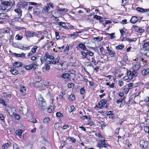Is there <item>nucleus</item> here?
Masks as SVG:
<instances>
[{"label":"nucleus","instance_id":"0eeeda50","mask_svg":"<svg viewBox=\"0 0 149 149\" xmlns=\"http://www.w3.org/2000/svg\"><path fill=\"white\" fill-rule=\"evenodd\" d=\"M106 140L105 139L100 140L99 142L97 143V146L99 148L104 147V148H107L109 146V145L106 143Z\"/></svg>","mask_w":149,"mask_h":149},{"label":"nucleus","instance_id":"9b49d317","mask_svg":"<svg viewBox=\"0 0 149 149\" xmlns=\"http://www.w3.org/2000/svg\"><path fill=\"white\" fill-rule=\"evenodd\" d=\"M140 146L142 149H145L147 148L148 146V141L144 140H141L139 141Z\"/></svg>","mask_w":149,"mask_h":149},{"label":"nucleus","instance_id":"a18cd8bd","mask_svg":"<svg viewBox=\"0 0 149 149\" xmlns=\"http://www.w3.org/2000/svg\"><path fill=\"white\" fill-rule=\"evenodd\" d=\"M129 0H122V2L123 3V4H122V6L123 7V8H125V6L126 5H129Z\"/></svg>","mask_w":149,"mask_h":149},{"label":"nucleus","instance_id":"6e6d98bb","mask_svg":"<svg viewBox=\"0 0 149 149\" xmlns=\"http://www.w3.org/2000/svg\"><path fill=\"white\" fill-rule=\"evenodd\" d=\"M50 121V119L49 117L45 118L44 119L43 122L46 124L49 123Z\"/></svg>","mask_w":149,"mask_h":149},{"label":"nucleus","instance_id":"6e6552de","mask_svg":"<svg viewBox=\"0 0 149 149\" xmlns=\"http://www.w3.org/2000/svg\"><path fill=\"white\" fill-rule=\"evenodd\" d=\"M64 12H66L67 9L65 8H59L55 9V14L56 16L60 17L62 14H63Z\"/></svg>","mask_w":149,"mask_h":149},{"label":"nucleus","instance_id":"69168bd1","mask_svg":"<svg viewBox=\"0 0 149 149\" xmlns=\"http://www.w3.org/2000/svg\"><path fill=\"white\" fill-rule=\"evenodd\" d=\"M0 104H1L5 106H6L7 104L6 103L5 100L2 98H0Z\"/></svg>","mask_w":149,"mask_h":149},{"label":"nucleus","instance_id":"a211bd4d","mask_svg":"<svg viewBox=\"0 0 149 149\" xmlns=\"http://www.w3.org/2000/svg\"><path fill=\"white\" fill-rule=\"evenodd\" d=\"M141 74L143 77H147L149 75V68H146L142 70Z\"/></svg>","mask_w":149,"mask_h":149},{"label":"nucleus","instance_id":"8fccbe9b","mask_svg":"<svg viewBox=\"0 0 149 149\" xmlns=\"http://www.w3.org/2000/svg\"><path fill=\"white\" fill-rule=\"evenodd\" d=\"M5 116L3 114L0 113V119L3 122H4L5 120Z\"/></svg>","mask_w":149,"mask_h":149},{"label":"nucleus","instance_id":"473e14b6","mask_svg":"<svg viewBox=\"0 0 149 149\" xmlns=\"http://www.w3.org/2000/svg\"><path fill=\"white\" fill-rule=\"evenodd\" d=\"M68 73H63L61 75V77L64 79H67L69 81V77Z\"/></svg>","mask_w":149,"mask_h":149},{"label":"nucleus","instance_id":"338daca9","mask_svg":"<svg viewBox=\"0 0 149 149\" xmlns=\"http://www.w3.org/2000/svg\"><path fill=\"white\" fill-rule=\"evenodd\" d=\"M132 27L133 28L134 31L138 33L139 26L135 25H133Z\"/></svg>","mask_w":149,"mask_h":149},{"label":"nucleus","instance_id":"f257e3e1","mask_svg":"<svg viewBox=\"0 0 149 149\" xmlns=\"http://www.w3.org/2000/svg\"><path fill=\"white\" fill-rule=\"evenodd\" d=\"M1 4L0 7L1 9L3 11H7L9 10L11 8V5L12 3L11 1L8 0H0Z\"/></svg>","mask_w":149,"mask_h":149},{"label":"nucleus","instance_id":"2f4dec72","mask_svg":"<svg viewBox=\"0 0 149 149\" xmlns=\"http://www.w3.org/2000/svg\"><path fill=\"white\" fill-rule=\"evenodd\" d=\"M10 72L13 74L16 75L18 73V71L14 68H12L10 70Z\"/></svg>","mask_w":149,"mask_h":149},{"label":"nucleus","instance_id":"39448f33","mask_svg":"<svg viewBox=\"0 0 149 149\" xmlns=\"http://www.w3.org/2000/svg\"><path fill=\"white\" fill-rule=\"evenodd\" d=\"M139 100L138 99L135 100L131 95L130 97L129 100L126 103H125L128 107H129L132 104H137Z\"/></svg>","mask_w":149,"mask_h":149},{"label":"nucleus","instance_id":"79ce46f5","mask_svg":"<svg viewBox=\"0 0 149 149\" xmlns=\"http://www.w3.org/2000/svg\"><path fill=\"white\" fill-rule=\"evenodd\" d=\"M22 132L23 131L22 130L20 129L19 130V129L18 130H16L15 132L17 135L19 136L22 135Z\"/></svg>","mask_w":149,"mask_h":149},{"label":"nucleus","instance_id":"9d476101","mask_svg":"<svg viewBox=\"0 0 149 149\" xmlns=\"http://www.w3.org/2000/svg\"><path fill=\"white\" fill-rule=\"evenodd\" d=\"M8 18V16L6 13H0V23H3Z\"/></svg>","mask_w":149,"mask_h":149},{"label":"nucleus","instance_id":"dca6fc26","mask_svg":"<svg viewBox=\"0 0 149 149\" xmlns=\"http://www.w3.org/2000/svg\"><path fill=\"white\" fill-rule=\"evenodd\" d=\"M57 23L59 26V27L61 29H64L69 30V28H68L67 26L66 25V23L62 22H57Z\"/></svg>","mask_w":149,"mask_h":149},{"label":"nucleus","instance_id":"7c9ffc66","mask_svg":"<svg viewBox=\"0 0 149 149\" xmlns=\"http://www.w3.org/2000/svg\"><path fill=\"white\" fill-rule=\"evenodd\" d=\"M41 81H39L36 82L35 83H33V85L34 87L36 88H39L40 86H41L42 85V84L40 83Z\"/></svg>","mask_w":149,"mask_h":149},{"label":"nucleus","instance_id":"f704fd0d","mask_svg":"<svg viewBox=\"0 0 149 149\" xmlns=\"http://www.w3.org/2000/svg\"><path fill=\"white\" fill-rule=\"evenodd\" d=\"M69 46L67 45L65 47V49L63 50V52L65 54L68 55L69 51Z\"/></svg>","mask_w":149,"mask_h":149},{"label":"nucleus","instance_id":"052dcab7","mask_svg":"<svg viewBox=\"0 0 149 149\" xmlns=\"http://www.w3.org/2000/svg\"><path fill=\"white\" fill-rule=\"evenodd\" d=\"M93 18L96 19L97 20H100L102 19V17L98 15H95L93 17Z\"/></svg>","mask_w":149,"mask_h":149},{"label":"nucleus","instance_id":"58836bf2","mask_svg":"<svg viewBox=\"0 0 149 149\" xmlns=\"http://www.w3.org/2000/svg\"><path fill=\"white\" fill-rule=\"evenodd\" d=\"M2 94L3 97L5 98H11L12 97V95L11 94H8L6 92H3L2 93Z\"/></svg>","mask_w":149,"mask_h":149},{"label":"nucleus","instance_id":"cd10ccee","mask_svg":"<svg viewBox=\"0 0 149 149\" xmlns=\"http://www.w3.org/2000/svg\"><path fill=\"white\" fill-rule=\"evenodd\" d=\"M121 89L123 92L125 94H127L130 90V88L126 86H124Z\"/></svg>","mask_w":149,"mask_h":149},{"label":"nucleus","instance_id":"3c124183","mask_svg":"<svg viewBox=\"0 0 149 149\" xmlns=\"http://www.w3.org/2000/svg\"><path fill=\"white\" fill-rule=\"evenodd\" d=\"M74 109V105H71L68 108V112L70 113H71L73 111Z\"/></svg>","mask_w":149,"mask_h":149},{"label":"nucleus","instance_id":"bf43d9fd","mask_svg":"<svg viewBox=\"0 0 149 149\" xmlns=\"http://www.w3.org/2000/svg\"><path fill=\"white\" fill-rule=\"evenodd\" d=\"M56 116L57 117L60 118L63 116V115L60 112H58L56 113Z\"/></svg>","mask_w":149,"mask_h":149},{"label":"nucleus","instance_id":"864d4df0","mask_svg":"<svg viewBox=\"0 0 149 149\" xmlns=\"http://www.w3.org/2000/svg\"><path fill=\"white\" fill-rule=\"evenodd\" d=\"M124 30H126V29L125 28H124L123 29H121L119 30L121 36L123 37L124 36V35H125V33Z\"/></svg>","mask_w":149,"mask_h":149},{"label":"nucleus","instance_id":"6ab92c4d","mask_svg":"<svg viewBox=\"0 0 149 149\" xmlns=\"http://www.w3.org/2000/svg\"><path fill=\"white\" fill-rule=\"evenodd\" d=\"M124 102V103H126L125 100L123 98H120L118 99L116 101V102L118 104H120V107H123L124 105L123 104V102Z\"/></svg>","mask_w":149,"mask_h":149},{"label":"nucleus","instance_id":"c85d7f7f","mask_svg":"<svg viewBox=\"0 0 149 149\" xmlns=\"http://www.w3.org/2000/svg\"><path fill=\"white\" fill-rule=\"evenodd\" d=\"M68 99L70 102H73L75 99V97L74 94H71L69 96Z\"/></svg>","mask_w":149,"mask_h":149},{"label":"nucleus","instance_id":"1a4fd4ad","mask_svg":"<svg viewBox=\"0 0 149 149\" xmlns=\"http://www.w3.org/2000/svg\"><path fill=\"white\" fill-rule=\"evenodd\" d=\"M28 2L25 1H20L17 5V6L20 9H26L28 6Z\"/></svg>","mask_w":149,"mask_h":149},{"label":"nucleus","instance_id":"2eb2a0df","mask_svg":"<svg viewBox=\"0 0 149 149\" xmlns=\"http://www.w3.org/2000/svg\"><path fill=\"white\" fill-rule=\"evenodd\" d=\"M60 58V57L58 56L56 58H55L54 56V58L52 59L51 61H49V62L50 64H56L59 62Z\"/></svg>","mask_w":149,"mask_h":149},{"label":"nucleus","instance_id":"de8ad7c7","mask_svg":"<svg viewBox=\"0 0 149 149\" xmlns=\"http://www.w3.org/2000/svg\"><path fill=\"white\" fill-rule=\"evenodd\" d=\"M141 67L140 65L138 64H135L133 67V70H138Z\"/></svg>","mask_w":149,"mask_h":149},{"label":"nucleus","instance_id":"4c0bfd02","mask_svg":"<svg viewBox=\"0 0 149 149\" xmlns=\"http://www.w3.org/2000/svg\"><path fill=\"white\" fill-rule=\"evenodd\" d=\"M54 110V108L52 106H49L47 109V112L49 113H52Z\"/></svg>","mask_w":149,"mask_h":149},{"label":"nucleus","instance_id":"ea45409f","mask_svg":"<svg viewBox=\"0 0 149 149\" xmlns=\"http://www.w3.org/2000/svg\"><path fill=\"white\" fill-rule=\"evenodd\" d=\"M141 93V91H139L138 93L137 92L134 93L132 94V95L135 100H136V98L137 96H139Z\"/></svg>","mask_w":149,"mask_h":149},{"label":"nucleus","instance_id":"4d7b16f0","mask_svg":"<svg viewBox=\"0 0 149 149\" xmlns=\"http://www.w3.org/2000/svg\"><path fill=\"white\" fill-rule=\"evenodd\" d=\"M132 71H131L130 70H127V75L129 76V77H130L132 79L133 77H132Z\"/></svg>","mask_w":149,"mask_h":149},{"label":"nucleus","instance_id":"393cba45","mask_svg":"<svg viewBox=\"0 0 149 149\" xmlns=\"http://www.w3.org/2000/svg\"><path fill=\"white\" fill-rule=\"evenodd\" d=\"M136 10L138 11L141 13H144L149 11V10L148 9H143L139 7H137Z\"/></svg>","mask_w":149,"mask_h":149},{"label":"nucleus","instance_id":"4468645a","mask_svg":"<svg viewBox=\"0 0 149 149\" xmlns=\"http://www.w3.org/2000/svg\"><path fill=\"white\" fill-rule=\"evenodd\" d=\"M105 114L108 116L109 118L112 120L115 119L116 118L113 112L111 111H107L105 113Z\"/></svg>","mask_w":149,"mask_h":149},{"label":"nucleus","instance_id":"412c9836","mask_svg":"<svg viewBox=\"0 0 149 149\" xmlns=\"http://www.w3.org/2000/svg\"><path fill=\"white\" fill-rule=\"evenodd\" d=\"M44 58L45 61L47 60V59H49L50 61H51V60L54 58V56L49 54L48 52H47L45 53Z\"/></svg>","mask_w":149,"mask_h":149},{"label":"nucleus","instance_id":"bb28decb","mask_svg":"<svg viewBox=\"0 0 149 149\" xmlns=\"http://www.w3.org/2000/svg\"><path fill=\"white\" fill-rule=\"evenodd\" d=\"M138 20V18L136 16H132L130 19V22L133 24L136 23Z\"/></svg>","mask_w":149,"mask_h":149},{"label":"nucleus","instance_id":"c756f323","mask_svg":"<svg viewBox=\"0 0 149 149\" xmlns=\"http://www.w3.org/2000/svg\"><path fill=\"white\" fill-rule=\"evenodd\" d=\"M109 55L111 57H116V53L114 52V51H113L112 50H109V51L108 52Z\"/></svg>","mask_w":149,"mask_h":149},{"label":"nucleus","instance_id":"e433bc0d","mask_svg":"<svg viewBox=\"0 0 149 149\" xmlns=\"http://www.w3.org/2000/svg\"><path fill=\"white\" fill-rule=\"evenodd\" d=\"M12 115L14 116V117L17 120H19L20 118V116L17 113H15L14 112H13Z\"/></svg>","mask_w":149,"mask_h":149},{"label":"nucleus","instance_id":"20e7f679","mask_svg":"<svg viewBox=\"0 0 149 149\" xmlns=\"http://www.w3.org/2000/svg\"><path fill=\"white\" fill-rule=\"evenodd\" d=\"M38 103L42 110L44 111L45 109L47 104L43 98L40 97L38 98Z\"/></svg>","mask_w":149,"mask_h":149},{"label":"nucleus","instance_id":"f3484780","mask_svg":"<svg viewBox=\"0 0 149 149\" xmlns=\"http://www.w3.org/2000/svg\"><path fill=\"white\" fill-rule=\"evenodd\" d=\"M42 8L41 6L40 5L36 6L33 10V12L35 15H38L40 14L41 11L40 9Z\"/></svg>","mask_w":149,"mask_h":149},{"label":"nucleus","instance_id":"5701e85b","mask_svg":"<svg viewBox=\"0 0 149 149\" xmlns=\"http://www.w3.org/2000/svg\"><path fill=\"white\" fill-rule=\"evenodd\" d=\"M54 43L52 41H50L49 40H47L46 44L45 45L44 47L47 46V48L49 49L53 45Z\"/></svg>","mask_w":149,"mask_h":149},{"label":"nucleus","instance_id":"a878e982","mask_svg":"<svg viewBox=\"0 0 149 149\" xmlns=\"http://www.w3.org/2000/svg\"><path fill=\"white\" fill-rule=\"evenodd\" d=\"M142 48L146 51L149 50V41L144 43L142 46Z\"/></svg>","mask_w":149,"mask_h":149},{"label":"nucleus","instance_id":"f03ea898","mask_svg":"<svg viewBox=\"0 0 149 149\" xmlns=\"http://www.w3.org/2000/svg\"><path fill=\"white\" fill-rule=\"evenodd\" d=\"M24 31V35L26 37L27 39L33 38L34 36H36L37 37H40L42 34V32L40 31L35 32L26 30H25Z\"/></svg>","mask_w":149,"mask_h":149},{"label":"nucleus","instance_id":"c03bdc74","mask_svg":"<svg viewBox=\"0 0 149 149\" xmlns=\"http://www.w3.org/2000/svg\"><path fill=\"white\" fill-rule=\"evenodd\" d=\"M31 46H27L25 47L24 46H22L20 48V49L22 50H29L30 49V47Z\"/></svg>","mask_w":149,"mask_h":149},{"label":"nucleus","instance_id":"774afa93","mask_svg":"<svg viewBox=\"0 0 149 149\" xmlns=\"http://www.w3.org/2000/svg\"><path fill=\"white\" fill-rule=\"evenodd\" d=\"M38 47L37 46H34L31 48V51L35 53L36 52Z\"/></svg>","mask_w":149,"mask_h":149},{"label":"nucleus","instance_id":"603ef678","mask_svg":"<svg viewBox=\"0 0 149 149\" xmlns=\"http://www.w3.org/2000/svg\"><path fill=\"white\" fill-rule=\"evenodd\" d=\"M124 45L123 44L119 45L116 46V49H122L124 47Z\"/></svg>","mask_w":149,"mask_h":149},{"label":"nucleus","instance_id":"09e8293b","mask_svg":"<svg viewBox=\"0 0 149 149\" xmlns=\"http://www.w3.org/2000/svg\"><path fill=\"white\" fill-rule=\"evenodd\" d=\"M67 139L70 141H71L73 143H75L76 142V139L73 137H70L69 136L67 138Z\"/></svg>","mask_w":149,"mask_h":149},{"label":"nucleus","instance_id":"4be33fe9","mask_svg":"<svg viewBox=\"0 0 149 149\" xmlns=\"http://www.w3.org/2000/svg\"><path fill=\"white\" fill-rule=\"evenodd\" d=\"M76 48L77 49H79L80 48L84 51L86 50L87 49V48L85 45L82 43L79 44L76 47Z\"/></svg>","mask_w":149,"mask_h":149},{"label":"nucleus","instance_id":"5fc2aeb1","mask_svg":"<svg viewBox=\"0 0 149 149\" xmlns=\"http://www.w3.org/2000/svg\"><path fill=\"white\" fill-rule=\"evenodd\" d=\"M22 36L20 35L19 34H17L15 36L16 39L17 40H21L23 38Z\"/></svg>","mask_w":149,"mask_h":149},{"label":"nucleus","instance_id":"c9c22d12","mask_svg":"<svg viewBox=\"0 0 149 149\" xmlns=\"http://www.w3.org/2000/svg\"><path fill=\"white\" fill-rule=\"evenodd\" d=\"M80 53L82 55V58H88V57H87L88 54L87 53V52H85L84 51H81V52Z\"/></svg>","mask_w":149,"mask_h":149},{"label":"nucleus","instance_id":"37998d69","mask_svg":"<svg viewBox=\"0 0 149 149\" xmlns=\"http://www.w3.org/2000/svg\"><path fill=\"white\" fill-rule=\"evenodd\" d=\"M50 8L48 6H45L43 7L42 9V11L45 12H48Z\"/></svg>","mask_w":149,"mask_h":149},{"label":"nucleus","instance_id":"aec40b11","mask_svg":"<svg viewBox=\"0 0 149 149\" xmlns=\"http://www.w3.org/2000/svg\"><path fill=\"white\" fill-rule=\"evenodd\" d=\"M14 11L17 14V18H20L22 15V10L21 9L18 8L15 9L14 10Z\"/></svg>","mask_w":149,"mask_h":149},{"label":"nucleus","instance_id":"423d86ee","mask_svg":"<svg viewBox=\"0 0 149 149\" xmlns=\"http://www.w3.org/2000/svg\"><path fill=\"white\" fill-rule=\"evenodd\" d=\"M68 74L69 77V81H74L76 75V71L73 70H70L68 71Z\"/></svg>","mask_w":149,"mask_h":149},{"label":"nucleus","instance_id":"49530a36","mask_svg":"<svg viewBox=\"0 0 149 149\" xmlns=\"http://www.w3.org/2000/svg\"><path fill=\"white\" fill-rule=\"evenodd\" d=\"M19 90L20 92L22 93H25L26 91V88L24 86H21L20 87Z\"/></svg>","mask_w":149,"mask_h":149},{"label":"nucleus","instance_id":"13d9d810","mask_svg":"<svg viewBox=\"0 0 149 149\" xmlns=\"http://www.w3.org/2000/svg\"><path fill=\"white\" fill-rule=\"evenodd\" d=\"M110 82H107L106 84V85L107 86H109V87L111 88H113L114 87L115 83H112L111 84H110Z\"/></svg>","mask_w":149,"mask_h":149},{"label":"nucleus","instance_id":"f8f14e48","mask_svg":"<svg viewBox=\"0 0 149 149\" xmlns=\"http://www.w3.org/2000/svg\"><path fill=\"white\" fill-rule=\"evenodd\" d=\"M137 61H138V63L141 67H144L148 64L146 60L143 58L139 59L137 58Z\"/></svg>","mask_w":149,"mask_h":149},{"label":"nucleus","instance_id":"72a5a7b5","mask_svg":"<svg viewBox=\"0 0 149 149\" xmlns=\"http://www.w3.org/2000/svg\"><path fill=\"white\" fill-rule=\"evenodd\" d=\"M13 65L15 68H17L20 67H22V64L20 62H16Z\"/></svg>","mask_w":149,"mask_h":149},{"label":"nucleus","instance_id":"a19ab883","mask_svg":"<svg viewBox=\"0 0 149 149\" xmlns=\"http://www.w3.org/2000/svg\"><path fill=\"white\" fill-rule=\"evenodd\" d=\"M91 62L92 63H93L95 65H97L98 64V63H99L100 62V60H98L97 62H96L94 56H93V57H92L91 58Z\"/></svg>","mask_w":149,"mask_h":149},{"label":"nucleus","instance_id":"680f3d73","mask_svg":"<svg viewBox=\"0 0 149 149\" xmlns=\"http://www.w3.org/2000/svg\"><path fill=\"white\" fill-rule=\"evenodd\" d=\"M67 86L69 88H71L74 86V84L72 82H70L68 84Z\"/></svg>","mask_w":149,"mask_h":149},{"label":"nucleus","instance_id":"ddd939ff","mask_svg":"<svg viewBox=\"0 0 149 149\" xmlns=\"http://www.w3.org/2000/svg\"><path fill=\"white\" fill-rule=\"evenodd\" d=\"M107 101L106 100L102 99L98 103L99 106L98 108L100 109H103L105 105L107 103Z\"/></svg>","mask_w":149,"mask_h":149},{"label":"nucleus","instance_id":"b1692460","mask_svg":"<svg viewBox=\"0 0 149 149\" xmlns=\"http://www.w3.org/2000/svg\"><path fill=\"white\" fill-rule=\"evenodd\" d=\"M11 143L10 141L8 140L7 141V143L2 146V148L3 149H6V148H8L10 146H11Z\"/></svg>","mask_w":149,"mask_h":149},{"label":"nucleus","instance_id":"0e129e2a","mask_svg":"<svg viewBox=\"0 0 149 149\" xmlns=\"http://www.w3.org/2000/svg\"><path fill=\"white\" fill-rule=\"evenodd\" d=\"M85 89L84 87L81 88L79 90V93L81 95H83L84 94L85 92Z\"/></svg>","mask_w":149,"mask_h":149},{"label":"nucleus","instance_id":"e2e57ef3","mask_svg":"<svg viewBox=\"0 0 149 149\" xmlns=\"http://www.w3.org/2000/svg\"><path fill=\"white\" fill-rule=\"evenodd\" d=\"M132 77H135L137 76V74L138 73L137 72V71L135 70H133V71H132Z\"/></svg>","mask_w":149,"mask_h":149},{"label":"nucleus","instance_id":"7ed1b4c3","mask_svg":"<svg viewBox=\"0 0 149 149\" xmlns=\"http://www.w3.org/2000/svg\"><path fill=\"white\" fill-rule=\"evenodd\" d=\"M23 67L26 70H29L32 69L34 70H35L36 69L37 65L34 62L29 61V62L28 64L25 65L23 66Z\"/></svg>","mask_w":149,"mask_h":149}]
</instances>
